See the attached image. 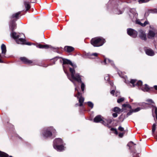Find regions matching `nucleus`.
<instances>
[{
    "mask_svg": "<svg viewBox=\"0 0 157 157\" xmlns=\"http://www.w3.org/2000/svg\"><path fill=\"white\" fill-rule=\"evenodd\" d=\"M114 112L119 113L122 111V110L118 107H115L113 109Z\"/></svg>",
    "mask_w": 157,
    "mask_h": 157,
    "instance_id": "nucleus-26",
    "label": "nucleus"
},
{
    "mask_svg": "<svg viewBox=\"0 0 157 157\" xmlns=\"http://www.w3.org/2000/svg\"><path fill=\"white\" fill-rule=\"evenodd\" d=\"M18 37V38H17V40H18V41H19V42L20 43H17L20 44H24L25 42V37L24 34L22 33H21L20 34V35Z\"/></svg>",
    "mask_w": 157,
    "mask_h": 157,
    "instance_id": "nucleus-12",
    "label": "nucleus"
},
{
    "mask_svg": "<svg viewBox=\"0 0 157 157\" xmlns=\"http://www.w3.org/2000/svg\"><path fill=\"white\" fill-rule=\"evenodd\" d=\"M105 42V40L102 37H96L92 38L91 40V44L95 47H99L102 46Z\"/></svg>",
    "mask_w": 157,
    "mask_h": 157,
    "instance_id": "nucleus-5",
    "label": "nucleus"
},
{
    "mask_svg": "<svg viewBox=\"0 0 157 157\" xmlns=\"http://www.w3.org/2000/svg\"><path fill=\"white\" fill-rule=\"evenodd\" d=\"M59 58H61V57H56L54 59V61L53 62V64H55V61L56 60V59Z\"/></svg>",
    "mask_w": 157,
    "mask_h": 157,
    "instance_id": "nucleus-45",
    "label": "nucleus"
},
{
    "mask_svg": "<svg viewBox=\"0 0 157 157\" xmlns=\"http://www.w3.org/2000/svg\"><path fill=\"white\" fill-rule=\"evenodd\" d=\"M122 106L123 107H127L130 109L132 108V106L128 103L123 104Z\"/></svg>",
    "mask_w": 157,
    "mask_h": 157,
    "instance_id": "nucleus-29",
    "label": "nucleus"
},
{
    "mask_svg": "<svg viewBox=\"0 0 157 157\" xmlns=\"http://www.w3.org/2000/svg\"><path fill=\"white\" fill-rule=\"evenodd\" d=\"M67 77H68V79L71 82H72L74 84L75 86V90H77V87H76V86H76V84L75 83V81H74L73 80H72L71 78V76L70 75H69L68 74H67Z\"/></svg>",
    "mask_w": 157,
    "mask_h": 157,
    "instance_id": "nucleus-28",
    "label": "nucleus"
},
{
    "mask_svg": "<svg viewBox=\"0 0 157 157\" xmlns=\"http://www.w3.org/2000/svg\"><path fill=\"white\" fill-rule=\"evenodd\" d=\"M87 55L89 58L92 59L94 58V57H97L98 55V54L97 53L92 54L88 53Z\"/></svg>",
    "mask_w": 157,
    "mask_h": 157,
    "instance_id": "nucleus-24",
    "label": "nucleus"
},
{
    "mask_svg": "<svg viewBox=\"0 0 157 157\" xmlns=\"http://www.w3.org/2000/svg\"><path fill=\"white\" fill-rule=\"evenodd\" d=\"M154 110H155V115L156 117L157 118V107L155 106H152V111H153Z\"/></svg>",
    "mask_w": 157,
    "mask_h": 157,
    "instance_id": "nucleus-30",
    "label": "nucleus"
},
{
    "mask_svg": "<svg viewBox=\"0 0 157 157\" xmlns=\"http://www.w3.org/2000/svg\"><path fill=\"white\" fill-rule=\"evenodd\" d=\"M124 100V98L123 97H122L121 98H118L117 100V102L118 103H120L121 102H122Z\"/></svg>",
    "mask_w": 157,
    "mask_h": 157,
    "instance_id": "nucleus-33",
    "label": "nucleus"
},
{
    "mask_svg": "<svg viewBox=\"0 0 157 157\" xmlns=\"http://www.w3.org/2000/svg\"><path fill=\"white\" fill-rule=\"evenodd\" d=\"M63 61V69L64 70V71L65 72V73L67 74H67H68L69 75H69L68 73H67L65 71V69L66 67V65L67 64H69L71 66L73 67V69H74V68L76 67V66L75 64H73L72 62L70 60L65 59L64 58H62Z\"/></svg>",
    "mask_w": 157,
    "mask_h": 157,
    "instance_id": "nucleus-8",
    "label": "nucleus"
},
{
    "mask_svg": "<svg viewBox=\"0 0 157 157\" xmlns=\"http://www.w3.org/2000/svg\"><path fill=\"white\" fill-rule=\"evenodd\" d=\"M105 80L109 81V76L107 75L105 77Z\"/></svg>",
    "mask_w": 157,
    "mask_h": 157,
    "instance_id": "nucleus-40",
    "label": "nucleus"
},
{
    "mask_svg": "<svg viewBox=\"0 0 157 157\" xmlns=\"http://www.w3.org/2000/svg\"><path fill=\"white\" fill-rule=\"evenodd\" d=\"M24 44H26V45H31V43H29V42L25 43V42Z\"/></svg>",
    "mask_w": 157,
    "mask_h": 157,
    "instance_id": "nucleus-49",
    "label": "nucleus"
},
{
    "mask_svg": "<svg viewBox=\"0 0 157 157\" xmlns=\"http://www.w3.org/2000/svg\"><path fill=\"white\" fill-rule=\"evenodd\" d=\"M153 13H157V9H155L152 10Z\"/></svg>",
    "mask_w": 157,
    "mask_h": 157,
    "instance_id": "nucleus-44",
    "label": "nucleus"
},
{
    "mask_svg": "<svg viewBox=\"0 0 157 157\" xmlns=\"http://www.w3.org/2000/svg\"><path fill=\"white\" fill-rule=\"evenodd\" d=\"M113 116L114 117H117V113H114L113 114Z\"/></svg>",
    "mask_w": 157,
    "mask_h": 157,
    "instance_id": "nucleus-47",
    "label": "nucleus"
},
{
    "mask_svg": "<svg viewBox=\"0 0 157 157\" xmlns=\"http://www.w3.org/2000/svg\"><path fill=\"white\" fill-rule=\"evenodd\" d=\"M118 130L120 131H124V129L123 128L121 127V126H120L118 128Z\"/></svg>",
    "mask_w": 157,
    "mask_h": 157,
    "instance_id": "nucleus-39",
    "label": "nucleus"
},
{
    "mask_svg": "<svg viewBox=\"0 0 157 157\" xmlns=\"http://www.w3.org/2000/svg\"><path fill=\"white\" fill-rule=\"evenodd\" d=\"M138 15L135 9H132L130 10L129 15L132 21H135L136 24L142 26V23L139 19H137Z\"/></svg>",
    "mask_w": 157,
    "mask_h": 157,
    "instance_id": "nucleus-6",
    "label": "nucleus"
},
{
    "mask_svg": "<svg viewBox=\"0 0 157 157\" xmlns=\"http://www.w3.org/2000/svg\"><path fill=\"white\" fill-rule=\"evenodd\" d=\"M20 60L26 64H30L32 63L31 60H29L28 59L25 57H21L20 58Z\"/></svg>",
    "mask_w": 157,
    "mask_h": 157,
    "instance_id": "nucleus-20",
    "label": "nucleus"
},
{
    "mask_svg": "<svg viewBox=\"0 0 157 157\" xmlns=\"http://www.w3.org/2000/svg\"><path fill=\"white\" fill-rule=\"evenodd\" d=\"M36 47L40 48H44L45 49H50L51 50H54V49H58L59 48H55L50 45L48 44L42 45L41 44H38L36 46Z\"/></svg>",
    "mask_w": 157,
    "mask_h": 157,
    "instance_id": "nucleus-11",
    "label": "nucleus"
},
{
    "mask_svg": "<svg viewBox=\"0 0 157 157\" xmlns=\"http://www.w3.org/2000/svg\"><path fill=\"white\" fill-rule=\"evenodd\" d=\"M134 144V145H136V144Z\"/></svg>",
    "mask_w": 157,
    "mask_h": 157,
    "instance_id": "nucleus-57",
    "label": "nucleus"
},
{
    "mask_svg": "<svg viewBox=\"0 0 157 157\" xmlns=\"http://www.w3.org/2000/svg\"><path fill=\"white\" fill-rule=\"evenodd\" d=\"M147 101L152 103H154V102L151 99H148L146 100Z\"/></svg>",
    "mask_w": 157,
    "mask_h": 157,
    "instance_id": "nucleus-42",
    "label": "nucleus"
},
{
    "mask_svg": "<svg viewBox=\"0 0 157 157\" xmlns=\"http://www.w3.org/2000/svg\"><path fill=\"white\" fill-rule=\"evenodd\" d=\"M70 71L71 73V78L77 81L78 82L81 83V89L82 91H83L84 90L85 85L84 84L82 81L81 76L78 73H75V70L73 68L70 67Z\"/></svg>",
    "mask_w": 157,
    "mask_h": 157,
    "instance_id": "nucleus-2",
    "label": "nucleus"
},
{
    "mask_svg": "<svg viewBox=\"0 0 157 157\" xmlns=\"http://www.w3.org/2000/svg\"><path fill=\"white\" fill-rule=\"evenodd\" d=\"M119 119H121V120H120V121H121V122H122L124 121V119H122V118H119Z\"/></svg>",
    "mask_w": 157,
    "mask_h": 157,
    "instance_id": "nucleus-52",
    "label": "nucleus"
},
{
    "mask_svg": "<svg viewBox=\"0 0 157 157\" xmlns=\"http://www.w3.org/2000/svg\"><path fill=\"white\" fill-rule=\"evenodd\" d=\"M156 139L157 140V135L156 136Z\"/></svg>",
    "mask_w": 157,
    "mask_h": 157,
    "instance_id": "nucleus-56",
    "label": "nucleus"
},
{
    "mask_svg": "<svg viewBox=\"0 0 157 157\" xmlns=\"http://www.w3.org/2000/svg\"><path fill=\"white\" fill-rule=\"evenodd\" d=\"M115 13L117 14H120L122 13L123 12L120 10L117 9L116 10Z\"/></svg>",
    "mask_w": 157,
    "mask_h": 157,
    "instance_id": "nucleus-34",
    "label": "nucleus"
},
{
    "mask_svg": "<svg viewBox=\"0 0 157 157\" xmlns=\"http://www.w3.org/2000/svg\"><path fill=\"white\" fill-rule=\"evenodd\" d=\"M115 89H113L110 92V93L111 94H112L113 95H114V93L115 92V91L114 90Z\"/></svg>",
    "mask_w": 157,
    "mask_h": 157,
    "instance_id": "nucleus-43",
    "label": "nucleus"
},
{
    "mask_svg": "<svg viewBox=\"0 0 157 157\" xmlns=\"http://www.w3.org/2000/svg\"><path fill=\"white\" fill-rule=\"evenodd\" d=\"M133 104L135 105L136 106H140V107H144L145 108H146L149 106V104L145 103V102H136L132 103Z\"/></svg>",
    "mask_w": 157,
    "mask_h": 157,
    "instance_id": "nucleus-14",
    "label": "nucleus"
},
{
    "mask_svg": "<svg viewBox=\"0 0 157 157\" xmlns=\"http://www.w3.org/2000/svg\"><path fill=\"white\" fill-rule=\"evenodd\" d=\"M127 33L129 36L133 38H136L138 34L136 31L131 28L127 29Z\"/></svg>",
    "mask_w": 157,
    "mask_h": 157,
    "instance_id": "nucleus-10",
    "label": "nucleus"
},
{
    "mask_svg": "<svg viewBox=\"0 0 157 157\" xmlns=\"http://www.w3.org/2000/svg\"><path fill=\"white\" fill-rule=\"evenodd\" d=\"M139 36L140 38L142 40H145L147 39L146 35L145 32L142 29L139 31Z\"/></svg>",
    "mask_w": 157,
    "mask_h": 157,
    "instance_id": "nucleus-13",
    "label": "nucleus"
},
{
    "mask_svg": "<svg viewBox=\"0 0 157 157\" xmlns=\"http://www.w3.org/2000/svg\"><path fill=\"white\" fill-rule=\"evenodd\" d=\"M120 93L119 92L117 91L115 93V96L116 97H117V96H119L120 95Z\"/></svg>",
    "mask_w": 157,
    "mask_h": 157,
    "instance_id": "nucleus-46",
    "label": "nucleus"
},
{
    "mask_svg": "<svg viewBox=\"0 0 157 157\" xmlns=\"http://www.w3.org/2000/svg\"><path fill=\"white\" fill-rule=\"evenodd\" d=\"M53 147L54 149L58 151H62L64 149V146L60 144L56 146L53 145Z\"/></svg>",
    "mask_w": 157,
    "mask_h": 157,
    "instance_id": "nucleus-18",
    "label": "nucleus"
},
{
    "mask_svg": "<svg viewBox=\"0 0 157 157\" xmlns=\"http://www.w3.org/2000/svg\"><path fill=\"white\" fill-rule=\"evenodd\" d=\"M154 120L156 122H157V118H156V119L154 118Z\"/></svg>",
    "mask_w": 157,
    "mask_h": 157,
    "instance_id": "nucleus-53",
    "label": "nucleus"
},
{
    "mask_svg": "<svg viewBox=\"0 0 157 157\" xmlns=\"http://www.w3.org/2000/svg\"><path fill=\"white\" fill-rule=\"evenodd\" d=\"M103 62L105 65H106L108 63H109L113 67H115L113 61L109 58H105Z\"/></svg>",
    "mask_w": 157,
    "mask_h": 157,
    "instance_id": "nucleus-16",
    "label": "nucleus"
},
{
    "mask_svg": "<svg viewBox=\"0 0 157 157\" xmlns=\"http://www.w3.org/2000/svg\"><path fill=\"white\" fill-rule=\"evenodd\" d=\"M42 133L44 138H47L51 137L53 134H55L56 131L53 127H50L44 128Z\"/></svg>",
    "mask_w": 157,
    "mask_h": 157,
    "instance_id": "nucleus-4",
    "label": "nucleus"
},
{
    "mask_svg": "<svg viewBox=\"0 0 157 157\" xmlns=\"http://www.w3.org/2000/svg\"><path fill=\"white\" fill-rule=\"evenodd\" d=\"M154 87L155 90H157V85L154 86Z\"/></svg>",
    "mask_w": 157,
    "mask_h": 157,
    "instance_id": "nucleus-51",
    "label": "nucleus"
},
{
    "mask_svg": "<svg viewBox=\"0 0 157 157\" xmlns=\"http://www.w3.org/2000/svg\"><path fill=\"white\" fill-rule=\"evenodd\" d=\"M124 132L120 133L119 134V136L120 137H122L124 135Z\"/></svg>",
    "mask_w": 157,
    "mask_h": 157,
    "instance_id": "nucleus-41",
    "label": "nucleus"
},
{
    "mask_svg": "<svg viewBox=\"0 0 157 157\" xmlns=\"http://www.w3.org/2000/svg\"><path fill=\"white\" fill-rule=\"evenodd\" d=\"M2 54L4 56L6 54V47L5 44H3L1 46Z\"/></svg>",
    "mask_w": 157,
    "mask_h": 157,
    "instance_id": "nucleus-21",
    "label": "nucleus"
},
{
    "mask_svg": "<svg viewBox=\"0 0 157 157\" xmlns=\"http://www.w3.org/2000/svg\"><path fill=\"white\" fill-rule=\"evenodd\" d=\"M77 90L78 91V94L75 95V96L77 97V98L78 99V101L79 104V105L78 104H76L75 105L76 106L79 105V106H81L82 105L83 103L84 100V98L83 97H82V94L79 92L78 90Z\"/></svg>",
    "mask_w": 157,
    "mask_h": 157,
    "instance_id": "nucleus-9",
    "label": "nucleus"
},
{
    "mask_svg": "<svg viewBox=\"0 0 157 157\" xmlns=\"http://www.w3.org/2000/svg\"><path fill=\"white\" fill-rule=\"evenodd\" d=\"M134 112L132 108L131 109H130L129 111L127 113V117H128L129 116L131 115Z\"/></svg>",
    "mask_w": 157,
    "mask_h": 157,
    "instance_id": "nucleus-32",
    "label": "nucleus"
},
{
    "mask_svg": "<svg viewBox=\"0 0 157 157\" xmlns=\"http://www.w3.org/2000/svg\"><path fill=\"white\" fill-rule=\"evenodd\" d=\"M9 28L12 31L10 33L11 37L15 40L17 43H20L19 41L17 40V38H18L20 33H17L13 31V30L16 28V24L13 20H12L9 23Z\"/></svg>",
    "mask_w": 157,
    "mask_h": 157,
    "instance_id": "nucleus-3",
    "label": "nucleus"
},
{
    "mask_svg": "<svg viewBox=\"0 0 157 157\" xmlns=\"http://www.w3.org/2000/svg\"><path fill=\"white\" fill-rule=\"evenodd\" d=\"M63 143L62 140L59 138L55 139L53 141V145H60Z\"/></svg>",
    "mask_w": 157,
    "mask_h": 157,
    "instance_id": "nucleus-19",
    "label": "nucleus"
},
{
    "mask_svg": "<svg viewBox=\"0 0 157 157\" xmlns=\"http://www.w3.org/2000/svg\"><path fill=\"white\" fill-rule=\"evenodd\" d=\"M88 105L89 107H91L92 109L94 106V104L90 101H88L87 102Z\"/></svg>",
    "mask_w": 157,
    "mask_h": 157,
    "instance_id": "nucleus-36",
    "label": "nucleus"
},
{
    "mask_svg": "<svg viewBox=\"0 0 157 157\" xmlns=\"http://www.w3.org/2000/svg\"><path fill=\"white\" fill-rule=\"evenodd\" d=\"M132 143V144H134V143L132 141H130L128 144H127V145L129 147V149H130V144Z\"/></svg>",
    "mask_w": 157,
    "mask_h": 157,
    "instance_id": "nucleus-48",
    "label": "nucleus"
},
{
    "mask_svg": "<svg viewBox=\"0 0 157 157\" xmlns=\"http://www.w3.org/2000/svg\"><path fill=\"white\" fill-rule=\"evenodd\" d=\"M150 0H138V1L139 3H142L147 2Z\"/></svg>",
    "mask_w": 157,
    "mask_h": 157,
    "instance_id": "nucleus-35",
    "label": "nucleus"
},
{
    "mask_svg": "<svg viewBox=\"0 0 157 157\" xmlns=\"http://www.w3.org/2000/svg\"><path fill=\"white\" fill-rule=\"evenodd\" d=\"M21 12L20 11L18 12L17 13H15L13 14H12L11 17V20L10 22L13 20L15 21H15L17 20V19H18L19 17V15L20 14Z\"/></svg>",
    "mask_w": 157,
    "mask_h": 157,
    "instance_id": "nucleus-15",
    "label": "nucleus"
},
{
    "mask_svg": "<svg viewBox=\"0 0 157 157\" xmlns=\"http://www.w3.org/2000/svg\"><path fill=\"white\" fill-rule=\"evenodd\" d=\"M24 4L25 7V9H26L25 11H26L28 10L31 7L30 6L29 4V1H24Z\"/></svg>",
    "mask_w": 157,
    "mask_h": 157,
    "instance_id": "nucleus-22",
    "label": "nucleus"
},
{
    "mask_svg": "<svg viewBox=\"0 0 157 157\" xmlns=\"http://www.w3.org/2000/svg\"><path fill=\"white\" fill-rule=\"evenodd\" d=\"M145 51L146 54L148 56H153L155 55L154 51L151 48H148L145 49Z\"/></svg>",
    "mask_w": 157,
    "mask_h": 157,
    "instance_id": "nucleus-17",
    "label": "nucleus"
},
{
    "mask_svg": "<svg viewBox=\"0 0 157 157\" xmlns=\"http://www.w3.org/2000/svg\"><path fill=\"white\" fill-rule=\"evenodd\" d=\"M109 83L110 84V85L112 86V89H116V87L115 86H113V82L111 81L109 82Z\"/></svg>",
    "mask_w": 157,
    "mask_h": 157,
    "instance_id": "nucleus-38",
    "label": "nucleus"
},
{
    "mask_svg": "<svg viewBox=\"0 0 157 157\" xmlns=\"http://www.w3.org/2000/svg\"><path fill=\"white\" fill-rule=\"evenodd\" d=\"M65 49L68 52H71L73 51L74 48L71 46H66L65 47Z\"/></svg>",
    "mask_w": 157,
    "mask_h": 157,
    "instance_id": "nucleus-25",
    "label": "nucleus"
},
{
    "mask_svg": "<svg viewBox=\"0 0 157 157\" xmlns=\"http://www.w3.org/2000/svg\"><path fill=\"white\" fill-rule=\"evenodd\" d=\"M31 44H33V45H35V44H34V43H32Z\"/></svg>",
    "mask_w": 157,
    "mask_h": 157,
    "instance_id": "nucleus-55",
    "label": "nucleus"
},
{
    "mask_svg": "<svg viewBox=\"0 0 157 157\" xmlns=\"http://www.w3.org/2000/svg\"><path fill=\"white\" fill-rule=\"evenodd\" d=\"M157 125V124L156 123H154L152 126V131L153 133H154L156 129V127Z\"/></svg>",
    "mask_w": 157,
    "mask_h": 157,
    "instance_id": "nucleus-31",
    "label": "nucleus"
},
{
    "mask_svg": "<svg viewBox=\"0 0 157 157\" xmlns=\"http://www.w3.org/2000/svg\"><path fill=\"white\" fill-rule=\"evenodd\" d=\"M89 120L95 123L100 122L105 126L108 125L112 121L110 118H107V119L106 118H89Z\"/></svg>",
    "mask_w": 157,
    "mask_h": 157,
    "instance_id": "nucleus-7",
    "label": "nucleus"
},
{
    "mask_svg": "<svg viewBox=\"0 0 157 157\" xmlns=\"http://www.w3.org/2000/svg\"><path fill=\"white\" fill-rule=\"evenodd\" d=\"M115 133L116 134H117L118 133V132H117V131L116 130V131L115 132Z\"/></svg>",
    "mask_w": 157,
    "mask_h": 157,
    "instance_id": "nucleus-54",
    "label": "nucleus"
},
{
    "mask_svg": "<svg viewBox=\"0 0 157 157\" xmlns=\"http://www.w3.org/2000/svg\"><path fill=\"white\" fill-rule=\"evenodd\" d=\"M149 24V22L147 21H146L144 23H142V26L144 27L146 26L147 25Z\"/></svg>",
    "mask_w": 157,
    "mask_h": 157,
    "instance_id": "nucleus-37",
    "label": "nucleus"
},
{
    "mask_svg": "<svg viewBox=\"0 0 157 157\" xmlns=\"http://www.w3.org/2000/svg\"><path fill=\"white\" fill-rule=\"evenodd\" d=\"M101 115H97V116H96L95 118H101Z\"/></svg>",
    "mask_w": 157,
    "mask_h": 157,
    "instance_id": "nucleus-50",
    "label": "nucleus"
},
{
    "mask_svg": "<svg viewBox=\"0 0 157 157\" xmlns=\"http://www.w3.org/2000/svg\"><path fill=\"white\" fill-rule=\"evenodd\" d=\"M118 73L120 76L124 79V82L131 87H134L137 86L139 89H141L144 92H147L149 90V88L147 84L144 85H143V82L141 80L137 81L136 79H131L130 81H129L127 79V77L126 76L122 75V72H118Z\"/></svg>",
    "mask_w": 157,
    "mask_h": 157,
    "instance_id": "nucleus-1",
    "label": "nucleus"
},
{
    "mask_svg": "<svg viewBox=\"0 0 157 157\" xmlns=\"http://www.w3.org/2000/svg\"><path fill=\"white\" fill-rule=\"evenodd\" d=\"M155 35V33L154 32L151 30H150L148 34L147 37L149 38L152 39Z\"/></svg>",
    "mask_w": 157,
    "mask_h": 157,
    "instance_id": "nucleus-23",
    "label": "nucleus"
},
{
    "mask_svg": "<svg viewBox=\"0 0 157 157\" xmlns=\"http://www.w3.org/2000/svg\"><path fill=\"white\" fill-rule=\"evenodd\" d=\"M145 109L144 107H138L134 109H132L134 113H136L140 111L141 109Z\"/></svg>",
    "mask_w": 157,
    "mask_h": 157,
    "instance_id": "nucleus-27",
    "label": "nucleus"
}]
</instances>
